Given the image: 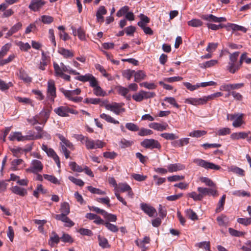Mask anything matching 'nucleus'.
I'll list each match as a JSON object with an SVG mask.
<instances>
[{
	"label": "nucleus",
	"mask_w": 251,
	"mask_h": 251,
	"mask_svg": "<svg viewBox=\"0 0 251 251\" xmlns=\"http://www.w3.org/2000/svg\"><path fill=\"white\" fill-rule=\"evenodd\" d=\"M140 85L150 90L155 89L156 88V85L154 83H149L148 82L141 83Z\"/></svg>",
	"instance_id": "nucleus-62"
},
{
	"label": "nucleus",
	"mask_w": 251,
	"mask_h": 251,
	"mask_svg": "<svg viewBox=\"0 0 251 251\" xmlns=\"http://www.w3.org/2000/svg\"><path fill=\"white\" fill-rule=\"evenodd\" d=\"M44 177L45 179H47L54 184L59 185L60 184V181L58 179L53 176L44 175Z\"/></svg>",
	"instance_id": "nucleus-39"
},
{
	"label": "nucleus",
	"mask_w": 251,
	"mask_h": 251,
	"mask_svg": "<svg viewBox=\"0 0 251 251\" xmlns=\"http://www.w3.org/2000/svg\"><path fill=\"white\" fill-rule=\"evenodd\" d=\"M93 75L90 74H87L84 75H81L75 77V79L82 82L89 81Z\"/></svg>",
	"instance_id": "nucleus-43"
},
{
	"label": "nucleus",
	"mask_w": 251,
	"mask_h": 251,
	"mask_svg": "<svg viewBox=\"0 0 251 251\" xmlns=\"http://www.w3.org/2000/svg\"><path fill=\"white\" fill-rule=\"evenodd\" d=\"M68 178L70 181L76 185L79 186H83L84 185V182L80 179L76 178L72 176H69Z\"/></svg>",
	"instance_id": "nucleus-58"
},
{
	"label": "nucleus",
	"mask_w": 251,
	"mask_h": 251,
	"mask_svg": "<svg viewBox=\"0 0 251 251\" xmlns=\"http://www.w3.org/2000/svg\"><path fill=\"white\" fill-rule=\"evenodd\" d=\"M60 211L61 214L59 215H67L70 213V205L67 202H63L61 203Z\"/></svg>",
	"instance_id": "nucleus-28"
},
{
	"label": "nucleus",
	"mask_w": 251,
	"mask_h": 251,
	"mask_svg": "<svg viewBox=\"0 0 251 251\" xmlns=\"http://www.w3.org/2000/svg\"><path fill=\"white\" fill-rule=\"evenodd\" d=\"M134 76V81L136 82H139L145 78L146 75L144 71L142 70H139L136 72H135Z\"/></svg>",
	"instance_id": "nucleus-27"
},
{
	"label": "nucleus",
	"mask_w": 251,
	"mask_h": 251,
	"mask_svg": "<svg viewBox=\"0 0 251 251\" xmlns=\"http://www.w3.org/2000/svg\"><path fill=\"white\" fill-rule=\"evenodd\" d=\"M60 71L63 72H67L70 74H72L74 75H78L79 74V73L76 72L75 70H73L69 66H67L65 65L63 63H60Z\"/></svg>",
	"instance_id": "nucleus-29"
},
{
	"label": "nucleus",
	"mask_w": 251,
	"mask_h": 251,
	"mask_svg": "<svg viewBox=\"0 0 251 251\" xmlns=\"http://www.w3.org/2000/svg\"><path fill=\"white\" fill-rule=\"evenodd\" d=\"M85 144L86 148L88 150L102 148L104 146V143L101 141L99 140L94 141L89 138L86 139Z\"/></svg>",
	"instance_id": "nucleus-9"
},
{
	"label": "nucleus",
	"mask_w": 251,
	"mask_h": 251,
	"mask_svg": "<svg viewBox=\"0 0 251 251\" xmlns=\"http://www.w3.org/2000/svg\"><path fill=\"white\" fill-rule=\"evenodd\" d=\"M149 126L150 128H152L154 130L159 131H163L167 129L168 127V125L167 123H164V124H161L158 123H151L149 125Z\"/></svg>",
	"instance_id": "nucleus-17"
},
{
	"label": "nucleus",
	"mask_w": 251,
	"mask_h": 251,
	"mask_svg": "<svg viewBox=\"0 0 251 251\" xmlns=\"http://www.w3.org/2000/svg\"><path fill=\"white\" fill-rule=\"evenodd\" d=\"M249 134H250V132H235V133H233L231 134L230 138L233 140H239L240 139H245L246 138H247Z\"/></svg>",
	"instance_id": "nucleus-24"
},
{
	"label": "nucleus",
	"mask_w": 251,
	"mask_h": 251,
	"mask_svg": "<svg viewBox=\"0 0 251 251\" xmlns=\"http://www.w3.org/2000/svg\"><path fill=\"white\" fill-rule=\"evenodd\" d=\"M218 46V43H209L206 49V50L209 53H212L216 50Z\"/></svg>",
	"instance_id": "nucleus-54"
},
{
	"label": "nucleus",
	"mask_w": 251,
	"mask_h": 251,
	"mask_svg": "<svg viewBox=\"0 0 251 251\" xmlns=\"http://www.w3.org/2000/svg\"><path fill=\"white\" fill-rule=\"evenodd\" d=\"M64 215H55V219L58 221H61L65 223L64 226L66 227H72L74 226L75 223L67 216Z\"/></svg>",
	"instance_id": "nucleus-13"
},
{
	"label": "nucleus",
	"mask_w": 251,
	"mask_h": 251,
	"mask_svg": "<svg viewBox=\"0 0 251 251\" xmlns=\"http://www.w3.org/2000/svg\"><path fill=\"white\" fill-rule=\"evenodd\" d=\"M54 112L58 116L61 117L69 116V113L73 114H78V112L75 110L70 108L68 106H61L54 109Z\"/></svg>",
	"instance_id": "nucleus-3"
},
{
	"label": "nucleus",
	"mask_w": 251,
	"mask_h": 251,
	"mask_svg": "<svg viewBox=\"0 0 251 251\" xmlns=\"http://www.w3.org/2000/svg\"><path fill=\"white\" fill-rule=\"evenodd\" d=\"M87 189L93 194H97L98 195H104L106 194V192L100 189L93 187L91 186L87 187Z\"/></svg>",
	"instance_id": "nucleus-47"
},
{
	"label": "nucleus",
	"mask_w": 251,
	"mask_h": 251,
	"mask_svg": "<svg viewBox=\"0 0 251 251\" xmlns=\"http://www.w3.org/2000/svg\"><path fill=\"white\" fill-rule=\"evenodd\" d=\"M58 52L65 58L72 57L74 56V53L71 50L65 49L63 48L59 49Z\"/></svg>",
	"instance_id": "nucleus-30"
},
{
	"label": "nucleus",
	"mask_w": 251,
	"mask_h": 251,
	"mask_svg": "<svg viewBox=\"0 0 251 251\" xmlns=\"http://www.w3.org/2000/svg\"><path fill=\"white\" fill-rule=\"evenodd\" d=\"M140 207L141 209L149 217H152L156 213L155 208L147 203H141Z\"/></svg>",
	"instance_id": "nucleus-10"
},
{
	"label": "nucleus",
	"mask_w": 251,
	"mask_h": 251,
	"mask_svg": "<svg viewBox=\"0 0 251 251\" xmlns=\"http://www.w3.org/2000/svg\"><path fill=\"white\" fill-rule=\"evenodd\" d=\"M9 48L10 45L8 44H6L2 47L0 51V59L3 58L9 50Z\"/></svg>",
	"instance_id": "nucleus-60"
},
{
	"label": "nucleus",
	"mask_w": 251,
	"mask_h": 251,
	"mask_svg": "<svg viewBox=\"0 0 251 251\" xmlns=\"http://www.w3.org/2000/svg\"><path fill=\"white\" fill-rule=\"evenodd\" d=\"M206 133L205 130H197L190 132L189 135L191 137L198 138L205 135Z\"/></svg>",
	"instance_id": "nucleus-38"
},
{
	"label": "nucleus",
	"mask_w": 251,
	"mask_h": 251,
	"mask_svg": "<svg viewBox=\"0 0 251 251\" xmlns=\"http://www.w3.org/2000/svg\"><path fill=\"white\" fill-rule=\"evenodd\" d=\"M45 4V0H32L29 8L34 11H37Z\"/></svg>",
	"instance_id": "nucleus-12"
},
{
	"label": "nucleus",
	"mask_w": 251,
	"mask_h": 251,
	"mask_svg": "<svg viewBox=\"0 0 251 251\" xmlns=\"http://www.w3.org/2000/svg\"><path fill=\"white\" fill-rule=\"evenodd\" d=\"M73 30V34L74 36H78L79 39L81 40L84 41L86 39V35L84 30L79 27L77 30L73 26L71 27Z\"/></svg>",
	"instance_id": "nucleus-19"
},
{
	"label": "nucleus",
	"mask_w": 251,
	"mask_h": 251,
	"mask_svg": "<svg viewBox=\"0 0 251 251\" xmlns=\"http://www.w3.org/2000/svg\"><path fill=\"white\" fill-rule=\"evenodd\" d=\"M107 11L103 6H100L96 13L97 20L98 22H103L104 18L103 15L106 14Z\"/></svg>",
	"instance_id": "nucleus-21"
},
{
	"label": "nucleus",
	"mask_w": 251,
	"mask_h": 251,
	"mask_svg": "<svg viewBox=\"0 0 251 251\" xmlns=\"http://www.w3.org/2000/svg\"><path fill=\"white\" fill-rule=\"evenodd\" d=\"M60 240H61L62 242L65 243H72L74 241L72 237L68 234L66 233L63 234L62 237H60Z\"/></svg>",
	"instance_id": "nucleus-63"
},
{
	"label": "nucleus",
	"mask_w": 251,
	"mask_h": 251,
	"mask_svg": "<svg viewBox=\"0 0 251 251\" xmlns=\"http://www.w3.org/2000/svg\"><path fill=\"white\" fill-rule=\"evenodd\" d=\"M31 150V147H30L29 149H25V150H23L20 148H15V149H11V151L13 153L14 156H15L16 157H19V154L20 153H22L23 151H24L25 152H27V151H30Z\"/></svg>",
	"instance_id": "nucleus-44"
},
{
	"label": "nucleus",
	"mask_w": 251,
	"mask_h": 251,
	"mask_svg": "<svg viewBox=\"0 0 251 251\" xmlns=\"http://www.w3.org/2000/svg\"><path fill=\"white\" fill-rule=\"evenodd\" d=\"M138 25L142 28L145 33L149 35H152L153 32L152 29L148 26H146V25H143L141 22H138L137 24Z\"/></svg>",
	"instance_id": "nucleus-48"
},
{
	"label": "nucleus",
	"mask_w": 251,
	"mask_h": 251,
	"mask_svg": "<svg viewBox=\"0 0 251 251\" xmlns=\"http://www.w3.org/2000/svg\"><path fill=\"white\" fill-rule=\"evenodd\" d=\"M164 100L177 108H179L180 107L179 105L177 103L176 99L173 97H166Z\"/></svg>",
	"instance_id": "nucleus-49"
},
{
	"label": "nucleus",
	"mask_w": 251,
	"mask_h": 251,
	"mask_svg": "<svg viewBox=\"0 0 251 251\" xmlns=\"http://www.w3.org/2000/svg\"><path fill=\"white\" fill-rule=\"evenodd\" d=\"M17 75L19 78L22 80L25 83H30L32 81V78L29 76L26 71L22 68L19 69L17 73Z\"/></svg>",
	"instance_id": "nucleus-16"
},
{
	"label": "nucleus",
	"mask_w": 251,
	"mask_h": 251,
	"mask_svg": "<svg viewBox=\"0 0 251 251\" xmlns=\"http://www.w3.org/2000/svg\"><path fill=\"white\" fill-rule=\"evenodd\" d=\"M202 24V22L197 19H194L188 22V25L192 27H199L201 26Z\"/></svg>",
	"instance_id": "nucleus-41"
},
{
	"label": "nucleus",
	"mask_w": 251,
	"mask_h": 251,
	"mask_svg": "<svg viewBox=\"0 0 251 251\" xmlns=\"http://www.w3.org/2000/svg\"><path fill=\"white\" fill-rule=\"evenodd\" d=\"M125 105L124 103L112 102L111 103H107L104 105L105 109L107 110L113 112L116 115H119L121 113L125 112L126 109L123 107Z\"/></svg>",
	"instance_id": "nucleus-2"
},
{
	"label": "nucleus",
	"mask_w": 251,
	"mask_h": 251,
	"mask_svg": "<svg viewBox=\"0 0 251 251\" xmlns=\"http://www.w3.org/2000/svg\"><path fill=\"white\" fill-rule=\"evenodd\" d=\"M60 91L64 94L68 100L75 102H79L82 100V98L77 96L80 94L81 90L77 88L74 90H67L64 88L60 89Z\"/></svg>",
	"instance_id": "nucleus-1"
},
{
	"label": "nucleus",
	"mask_w": 251,
	"mask_h": 251,
	"mask_svg": "<svg viewBox=\"0 0 251 251\" xmlns=\"http://www.w3.org/2000/svg\"><path fill=\"white\" fill-rule=\"evenodd\" d=\"M42 149L47 153L49 156L52 157L56 154L53 149L51 148H48V146L46 145H42Z\"/></svg>",
	"instance_id": "nucleus-51"
},
{
	"label": "nucleus",
	"mask_w": 251,
	"mask_h": 251,
	"mask_svg": "<svg viewBox=\"0 0 251 251\" xmlns=\"http://www.w3.org/2000/svg\"><path fill=\"white\" fill-rule=\"evenodd\" d=\"M10 189L12 193L22 197H24L27 194V190L25 189L18 186H13Z\"/></svg>",
	"instance_id": "nucleus-20"
},
{
	"label": "nucleus",
	"mask_w": 251,
	"mask_h": 251,
	"mask_svg": "<svg viewBox=\"0 0 251 251\" xmlns=\"http://www.w3.org/2000/svg\"><path fill=\"white\" fill-rule=\"evenodd\" d=\"M100 117L105 120L108 123L114 124H119V122L115 120L113 118L110 116L109 115L106 114L105 113H102L100 114Z\"/></svg>",
	"instance_id": "nucleus-31"
},
{
	"label": "nucleus",
	"mask_w": 251,
	"mask_h": 251,
	"mask_svg": "<svg viewBox=\"0 0 251 251\" xmlns=\"http://www.w3.org/2000/svg\"><path fill=\"white\" fill-rule=\"evenodd\" d=\"M184 102L194 106H198L205 104L206 99L204 98V97L201 98H189L185 99Z\"/></svg>",
	"instance_id": "nucleus-11"
},
{
	"label": "nucleus",
	"mask_w": 251,
	"mask_h": 251,
	"mask_svg": "<svg viewBox=\"0 0 251 251\" xmlns=\"http://www.w3.org/2000/svg\"><path fill=\"white\" fill-rule=\"evenodd\" d=\"M94 94L97 96H104L106 93L100 86H97L93 89Z\"/></svg>",
	"instance_id": "nucleus-46"
},
{
	"label": "nucleus",
	"mask_w": 251,
	"mask_h": 251,
	"mask_svg": "<svg viewBox=\"0 0 251 251\" xmlns=\"http://www.w3.org/2000/svg\"><path fill=\"white\" fill-rule=\"evenodd\" d=\"M117 188L118 191L122 192H125L131 189L130 187L126 183H119Z\"/></svg>",
	"instance_id": "nucleus-52"
},
{
	"label": "nucleus",
	"mask_w": 251,
	"mask_h": 251,
	"mask_svg": "<svg viewBox=\"0 0 251 251\" xmlns=\"http://www.w3.org/2000/svg\"><path fill=\"white\" fill-rule=\"evenodd\" d=\"M244 114L242 113H237V116L234 119L232 126L234 127H240L243 124H244V121L243 120V117Z\"/></svg>",
	"instance_id": "nucleus-26"
},
{
	"label": "nucleus",
	"mask_w": 251,
	"mask_h": 251,
	"mask_svg": "<svg viewBox=\"0 0 251 251\" xmlns=\"http://www.w3.org/2000/svg\"><path fill=\"white\" fill-rule=\"evenodd\" d=\"M186 216L192 220H196L198 219V216L196 213L192 209H188L185 211Z\"/></svg>",
	"instance_id": "nucleus-40"
},
{
	"label": "nucleus",
	"mask_w": 251,
	"mask_h": 251,
	"mask_svg": "<svg viewBox=\"0 0 251 251\" xmlns=\"http://www.w3.org/2000/svg\"><path fill=\"white\" fill-rule=\"evenodd\" d=\"M104 225L108 230L113 232H116L118 231V228L116 225L110 224L109 222H105Z\"/></svg>",
	"instance_id": "nucleus-61"
},
{
	"label": "nucleus",
	"mask_w": 251,
	"mask_h": 251,
	"mask_svg": "<svg viewBox=\"0 0 251 251\" xmlns=\"http://www.w3.org/2000/svg\"><path fill=\"white\" fill-rule=\"evenodd\" d=\"M50 110L49 109H43L38 115L34 118L33 124L37 123L45 124L49 118Z\"/></svg>",
	"instance_id": "nucleus-5"
},
{
	"label": "nucleus",
	"mask_w": 251,
	"mask_h": 251,
	"mask_svg": "<svg viewBox=\"0 0 251 251\" xmlns=\"http://www.w3.org/2000/svg\"><path fill=\"white\" fill-rule=\"evenodd\" d=\"M226 28L228 31L231 29L233 31H242L244 33L247 32V29L245 27L234 24H228Z\"/></svg>",
	"instance_id": "nucleus-22"
},
{
	"label": "nucleus",
	"mask_w": 251,
	"mask_h": 251,
	"mask_svg": "<svg viewBox=\"0 0 251 251\" xmlns=\"http://www.w3.org/2000/svg\"><path fill=\"white\" fill-rule=\"evenodd\" d=\"M231 132L230 129L228 127H224L217 131V134L219 136H225L229 134Z\"/></svg>",
	"instance_id": "nucleus-55"
},
{
	"label": "nucleus",
	"mask_w": 251,
	"mask_h": 251,
	"mask_svg": "<svg viewBox=\"0 0 251 251\" xmlns=\"http://www.w3.org/2000/svg\"><path fill=\"white\" fill-rule=\"evenodd\" d=\"M43 168V165L42 162L38 160H33L31 161L30 168L27 169V171L32 173L37 174L41 172Z\"/></svg>",
	"instance_id": "nucleus-8"
},
{
	"label": "nucleus",
	"mask_w": 251,
	"mask_h": 251,
	"mask_svg": "<svg viewBox=\"0 0 251 251\" xmlns=\"http://www.w3.org/2000/svg\"><path fill=\"white\" fill-rule=\"evenodd\" d=\"M56 97V88L54 81L53 80H49L48 82L47 98L53 102Z\"/></svg>",
	"instance_id": "nucleus-6"
},
{
	"label": "nucleus",
	"mask_w": 251,
	"mask_h": 251,
	"mask_svg": "<svg viewBox=\"0 0 251 251\" xmlns=\"http://www.w3.org/2000/svg\"><path fill=\"white\" fill-rule=\"evenodd\" d=\"M201 17L202 19L208 22L215 23L217 22V17L212 14L202 15Z\"/></svg>",
	"instance_id": "nucleus-42"
},
{
	"label": "nucleus",
	"mask_w": 251,
	"mask_h": 251,
	"mask_svg": "<svg viewBox=\"0 0 251 251\" xmlns=\"http://www.w3.org/2000/svg\"><path fill=\"white\" fill-rule=\"evenodd\" d=\"M15 57V56L14 54L10 55L8 57L7 59H3L2 58L0 59V66H2L11 61H12L14 58Z\"/></svg>",
	"instance_id": "nucleus-56"
},
{
	"label": "nucleus",
	"mask_w": 251,
	"mask_h": 251,
	"mask_svg": "<svg viewBox=\"0 0 251 251\" xmlns=\"http://www.w3.org/2000/svg\"><path fill=\"white\" fill-rule=\"evenodd\" d=\"M22 26V24L20 22L16 24L13 26H12V27L7 32L5 37L7 38L11 36L12 34L19 31L21 28Z\"/></svg>",
	"instance_id": "nucleus-25"
},
{
	"label": "nucleus",
	"mask_w": 251,
	"mask_h": 251,
	"mask_svg": "<svg viewBox=\"0 0 251 251\" xmlns=\"http://www.w3.org/2000/svg\"><path fill=\"white\" fill-rule=\"evenodd\" d=\"M168 172L173 173L178 171L183 170L185 169L184 165L181 163L170 164L168 167Z\"/></svg>",
	"instance_id": "nucleus-18"
},
{
	"label": "nucleus",
	"mask_w": 251,
	"mask_h": 251,
	"mask_svg": "<svg viewBox=\"0 0 251 251\" xmlns=\"http://www.w3.org/2000/svg\"><path fill=\"white\" fill-rule=\"evenodd\" d=\"M227 68L230 73L234 74L239 69V67L236 65L235 63L229 62Z\"/></svg>",
	"instance_id": "nucleus-50"
},
{
	"label": "nucleus",
	"mask_w": 251,
	"mask_h": 251,
	"mask_svg": "<svg viewBox=\"0 0 251 251\" xmlns=\"http://www.w3.org/2000/svg\"><path fill=\"white\" fill-rule=\"evenodd\" d=\"M160 136L166 140H174V139L178 138L177 136L175 134L172 133H161L160 134Z\"/></svg>",
	"instance_id": "nucleus-53"
},
{
	"label": "nucleus",
	"mask_w": 251,
	"mask_h": 251,
	"mask_svg": "<svg viewBox=\"0 0 251 251\" xmlns=\"http://www.w3.org/2000/svg\"><path fill=\"white\" fill-rule=\"evenodd\" d=\"M141 145L142 147L146 149H160L161 145L158 142L153 139H145L141 143Z\"/></svg>",
	"instance_id": "nucleus-7"
},
{
	"label": "nucleus",
	"mask_w": 251,
	"mask_h": 251,
	"mask_svg": "<svg viewBox=\"0 0 251 251\" xmlns=\"http://www.w3.org/2000/svg\"><path fill=\"white\" fill-rule=\"evenodd\" d=\"M69 166L71 169L74 172L80 173L83 171V168L77 165L75 162H70Z\"/></svg>",
	"instance_id": "nucleus-36"
},
{
	"label": "nucleus",
	"mask_w": 251,
	"mask_h": 251,
	"mask_svg": "<svg viewBox=\"0 0 251 251\" xmlns=\"http://www.w3.org/2000/svg\"><path fill=\"white\" fill-rule=\"evenodd\" d=\"M217 221L220 226H226L228 223L227 217L224 215H221L217 218Z\"/></svg>",
	"instance_id": "nucleus-32"
},
{
	"label": "nucleus",
	"mask_w": 251,
	"mask_h": 251,
	"mask_svg": "<svg viewBox=\"0 0 251 251\" xmlns=\"http://www.w3.org/2000/svg\"><path fill=\"white\" fill-rule=\"evenodd\" d=\"M229 171L238 175L240 176H245V171L241 168H239L236 166H231L229 168Z\"/></svg>",
	"instance_id": "nucleus-34"
},
{
	"label": "nucleus",
	"mask_w": 251,
	"mask_h": 251,
	"mask_svg": "<svg viewBox=\"0 0 251 251\" xmlns=\"http://www.w3.org/2000/svg\"><path fill=\"white\" fill-rule=\"evenodd\" d=\"M46 192H47V190L43 188L42 185L38 184L37 186L36 189L33 191V195L36 198H38L39 193L45 194V193H46Z\"/></svg>",
	"instance_id": "nucleus-37"
},
{
	"label": "nucleus",
	"mask_w": 251,
	"mask_h": 251,
	"mask_svg": "<svg viewBox=\"0 0 251 251\" xmlns=\"http://www.w3.org/2000/svg\"><path fill=\"white\" fill-rule=\"evenodd\" d=\"M129 7L127 6H125L122 7L119 11H117L116 15L118 17H120L125 14H126L129 10Z\"/></svg>",
	"instance_id": "nucleus-64"
},
{
	"label": "nucleus",
	"mask_w": 251,
	"mask_h": 251,
	"mask_svg": "<svg viewBox=\"0 0 251 251\" xmlns=\"http://www.w3.org/2000/svg\"><path fill=\"white\" fill-rule=\"evenodd\" d=\"M226 198V195H223L222 197L219 201L218 204V206L215 210L216 213H218L223 210L224 205L225 203Z\"/></svg>",
	"instance_id": "nucleus-35"
},
{
	"label": "nucleus",
	"mask_w": 251,
	"mask_h": 251,
	"mask_svg": "<svg viewBox=\"0 0 251 251\" xmlns=\"http://www.w3.org/2000/svg\"><path fill=\"white\" fill-rule=\"evenodd\" d=\"M193 162L197 165L206 169L218 170L221 169V167L220 166L216 165L213 163L207 162L201 159H195Z\"/></svg>",
	"instance_id": "nucleus-4"
},
{
	"label": "nucleus",
	"mask_w": 251,
	"mask_h": 251,
	"mask_svg": "<svg viewBox=\"0 0 251 251\" xmlns=\"http://www.w3.org/2000/svg\"><path fill=\"white\" fill-rule=\"evenodd\" d=\"M53 68L54 70L55 75L56 76H60L63 79L67 81L70 80V76L66 75L62 73L60 69L59 65L56 62H54L53 64Z\"/></svg>",
	"instance_id": "nucleus-15"
},
{
	"label": "nucleus",
	"mask_w": 251,
	"mask_h": 251,
	"mask_svg": "<svg viewBox=\"0 0 251 251\" xmlns=\"http://www.w3.org/2000/svg\"><path fill=\"white\" fill-rule=\"evenodd\" d=\"M59 138L61 141V144L64 145L65 147H67L70 149H74V146L73 144L68 140L66 139L64 136L59 135Z\"/></svg>",
	"instance_id": "nucleus-33"
},
{
	"label": "nucleus",
	"mask_w": 251,
	"mask_h": 251,
	"mask_svg": "<svg viewBox=\"0 0 251 251\" xmlns=\"http://www.w3.org/2000/svg\"><path fill=\"white\" fill-rule=\"evenodd\" d=\"M195 246L199 248L204 249L206 250H209L210 247V242L206 241L198 243Z\"/></svg>",
	"instance_id": "nucleus-59"
},
{
	"label": "nucleus",
	"mask_w": 251,
	"mask_h": 251,
	"mask_svg": "<svg viewBox=\"0 0 251 251\" xmlns=\"http://www.w3.org/2000/svg\"><path fill=\"white\" fill-rule=\"evenodd\" d=\"M60 240V238L56 233V232L52 231L51 233V235L50 236V240L49 241V244L50 246L53 247L54 244H57L59 242Z\"/></svg>",
	"instance_id": "nucleus-23"
},
{
	"label": "nucleus",
	"mask_w": 251,
	"mask_h": 251,
	"mask_svg": "<svg viewBox=\"0 0 251 251\" xmlns=\"http://www.w3.org/2000/svg\"><path fill=\"white\" fill-rule=\"evenodd\" d=\"M17 45L19 47L21 50L26 51L31 48L30 45L27 43H24L21 41L17 43Z\"/></svg>",
	"instance_id": "nucleus-57"
},
{
	"label": "nucleus",
	"mask_w": 251,
	"mask_h": 251,
	"mask_svg": "<svg viewBox=\"0 0 251 251\" xmlns=\"http://www.w3.org/2000/svg\"><path fill=\"white\" fill-rule=\"evenodd\" d=\"M135 73V71L127 69L124 70L122 72V75L124 77L126 78L127 80H129L132 76L134 75V74Z\"/></svg>",
	"instance_id": "nucleus-45"
},
{
	"label": "nucleus",
	"mask_w": 251,
	"mask_h": 251,
	"mask_svg": "<svg viewBox=\"0 0 251 251\" xmlns=\"http://www.w3.org/2000/svg\"><path fill=\"white\" fill-rule=\"evenodd\" d=\"M8 138L10 141L17 140L18 141H24L29 139L27 136H23L20 132L11 133Z\"/></svg>",
	"instance_id": "nucleus-14"
}]
</instances>
